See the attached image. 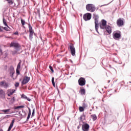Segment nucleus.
Returning a JSON list of instances; mask_svg holds the SVG:
<instances>
[{
  "label": "nucleus",
  "instance_id": "nucleus-55",
  "mask_svg": "<svg viewBox=\"0 0 131 131\" xmlns=\"http://www.w3.org/2000/svg\"><path fill=\"white\" fill-rule=\"evenodd\" d=\"M6 1H8V0H6Z\"/></svg>",
  "mask_w": 131,
  "mask_h": 131
},
{
  "label": "nucleus",
  "instance_id": "nucleus-17",
  "mask_svg": "<svg viewBox=\"0 0 131 131\" xmlns=\"http://www.w3.org/2000/svg\"><path fill=\"white\" fill-rule=\"evenodd\" d=\"M105 28L107 33H108V34H111V33L112 32V29L111 28V27H110V26H107L105 27Z\"/></svg>",
  "mask_w": 131,
  "mask_h": 131
},
{
  "label": "nucleus",
  "instance_id": "nucleus-35",
  "mask_svg": "<svg viewBox=\"0 0 131 131\" xmlns=\"http://www.w3.org/2000/svg\"><path fill=\"white\" fill-rule=\"evenodd\" d=\"M12 55H16V54H17V51H12Z\"/></svg>",
  "mask_w": 131,
  "mask_h": 131
},
{
  "label": "nucleus",
  "instance_id": "nucleus-36",
  "mask_svg": "<svg viewBox=\"0 0 131 131\" xmlns=\"http://www.w3.org/2000/svg\"><path fill=\"white\" fill-rule=\"evenodd\" d=\"M15 88H18L19 86V82H16L15 84Z\"/></svg>",
  "mask_w": 131,
  "mask_h": 131
},
{
  "label": "nucleus",
  "instance_id": "nucleus-23",
  "mask_svg": "<svg viewBox=\"0 0 131 131\" xmlns=\"http://www.w3.org/2000/svg\"><path fill=\"white\" fill-rule=\"evenodd\" d=\"M25 106H24V105H20V106H15L14 107V110H16L17 109H20V108H24Z\"/></svg>",
  "mask_w": 131,
  "mask_h": 131
},
{
  "label": "nucleus",
  "instance_id": "nucleus-25",
  "mask_svg": "<svg viewBox=\"0 0 131 131\" xmlns=\"http://www.w3.org/2000/svg\"><path fill=\"white\" fill-rule=\"evenodd\" d=\"M52 82L53 86H55L56 84L55 83V78H54V77H53L52 78Z\"/></svg>",
  "mask_w": 131,
  "mask_h": 131
},
{
  "label": "nucleus",
  "instance_id": "nucleus-44",
  "mask_svg": "<svg viewBox=\"0 0 131 131\" xmlns=\"http://www.w3.org/2000/svg\"><path fill=\"white\" fill-rule=\"evenodd\" d=\"M57 90L58 91V93H60V91H59V89H57Z\"/></svg>",
  "mask_w": 131,
  "mask_h": 131
},
{
  "label": "nucleus",
  "instance_id": "nucleus-10",
  "mask_svg": "<svg viewBox=\"0 0 131 131\" xmlns=\"http://www.w3.org/2000/svg\"><path fill=\"white\" fill-rule=\"evenodd\" d=\"M13 47H14L16 49H19V48H21V46L19 44V43L12 41L10 43V47L13 48Z\"/></svg>",
  "mask_w": 131,
  "mask_h": 131
},
{
  "label": "nucleus",
  "instance_id": "nucleus-26",
  "mask_svg": "<svg viewBox=\"0 0 131 131\" xmlns=\"http://www.w3.org/2000/svg\"><path fill=\"white\" fill-rule=\"evenodd\" d=\"M79 109L80 112H83V111H84V107L80 106Z\"/></svg>",
  "mask_w": 131,
  "mask_h": 131
},
{
  "label": "nucleus",
  "instance_id": "nucleus-32",
  "mask_svg": "<svg viewBox=\"0 0 131 131\" xmlns=\"http://www.w3.org/2000/svg\"><path fill=\"white\" fill-rule=\"evenodd\" d=\"M49 69H50L52 72H54V69H53V67L52 66H49Z\"/></svg>",
  "mask_w": 131,
  "mask_h": 131
},
{
  "label": "nucleus",
  "instance_id": "nucleus-4",
  "mask_svg": "<svg viewBox=\"0 0 131 131\" xmlns=\"http://www.w3.org/2000/svg\"><path fill=\"white\" fill-rule=\"evenodd\" d=\"M9 72L10 74L11 78L16 79V77H14V74H15V70L14 69L13 66H11L9 69Z\"/></svg>",
  "mask_w": 131,
  "mask_h": 131
},
{
  "label": "nucleus",
  "instance_id": "nucleus-30",
  "mask_svg": "<svg viewBox=\"0 0 131 131\" xmlns=\"http://www.w3.org/2000/svg\"><path fill=\"white\" fill-rule=\"evenodd\" d=\"M35 113V108H33L32 113V115H31V117H33V116H34Z\"/></svg>",
  "mask_w": 131,
  "mask_h": 131
},
{
  "label": "nucleus",
  "instance_id": "nucleus-7",
  "mask_svg": "<svg viewBox=\"0 0 131 131\" xmlns=\"http://www.w3.org/2000/svg\"><path fill=\"white\" fill-rule=\"evenodd\" d=\"M9 82H6L5 80L0 82V86L1 88H4V89H8L9 88Z\"/></svg>",
  "mask_w": 131,
  "mask_h": 131
},
{
  "label": "nucleus",
  "instance_id": "nucleus-8",
  "mask_svg": "<svg viewBox=\"0 0 131 131\" xmlns=\"http://www.w3.org/2000/svg\"><path fill=\"white\" fill-rule=\"evenodd\" d=\"M78 82L79 83V85H80L81 86H83V85H85V78L83 77H80Z\"/></svg>",
  "mask_w": 131,
  "mask_h": 131
},
{
  "label": "nucleus",
  "instance_id": "nucleus-16",
  "mask_svg": "<svg viewBox=\"0 0 131 131\" xmlns=\"http://www.w3.org/2000/svg\"><path fill=\"white\" fill-rule=\"evenodd\" d=\"M0 97L2 99H5V98H6V92L1 88H0Z\"/></svg>",
  "mask_w": 131,
  "mask_h": 131
},
{
  "label": "nucleus",
  "instance_id": "nucleus-12",
  "mask_svg": "<svg viewBox=\"0 0 131 131\" xmlns=\"http://www.w3.org/2000/svg\"><path fill=\"white\" fill-rule=\"evenodd\" d=\"M106 25H107V21L105 19H102L101 20V25H100V28L101 29H105Z\"/></svg>",
  "mask_w": 131,
  "mask_h": 131
},
{
  "label": "nucleus",
  "instance_id": "nucleus-50",
  "mask_svg": "<svg viewBox=\"0 0 131 131\" xmlns=\"http://www.w3.org/2000/svg\"><path fill=\"white\" fill-rule=\"evenodd\" d=\"M109 82H110V80H108V83H109Z\"/></svg>",
  "mask_w": 131,
  "mask_h": 131
},
{
  "label": "nucleus",
  "instance_id": "nucleus-48",
  "mask_svg": "<svg viewBox=\"0 0 131 131\" xmlns=\"http://www.w3.org/2000/svg\"><path fill=\"white\" fill-rule=\"evenodd\" d=\"M18 114H21V112H19Z\"/></svg>",
  "mask_w": 131,
  "mask_h": 131
},
{
  "label": "nucleus",
  "instance_id": "nucleus-47",
  "mask_svg": "<svg viewBox=\"0 0 131 131\" xmlns=\"http://www.w3.org/2000/svg\"><path fill=\"white\" fill-rule=\"evenodd\" d=\"M0 131H4V130H3L2 128H0Z\"/></svg>",
  "mask_w": 131,
  "mask_h": 131
},
{
  "label": "nucleus",
  "instance_id": "nucleus-6",
  "mask_svg": "<svg viewBox=\"0 0 131 131\" xmlns=\"http://www.w3.org/2000/svg\"><path fill=\"white\" fill-rule=\"evenodd\" d=\"M83 18L84 21H90L92 19V14L87 13L83 15Z\"/></svg>",
  "mask_w": 131,
  "mask_h": 131
},
{
  "label": "nucleus",
  "instance_id": "nucleus-33",
  "mask_svg": "<svg viewBox=\"0 0 131 131\" xmlns=\"http://www.w3.org/2000/svg\"><path fill=\"white\" fill-rule=\"evenodd\" d=\"M29 109V113L28 115H30V116H31V110H30V108L28 107Z\"/></svg>",
  "mask_w": 131,
  "mask_h": 131
},
{
  "label": "nucleus",
  "instance_id": "nucleus-18",
  "mask_svg": "<svg viewBox=\"0 0 131 131\" xmlns=\"http://www.w3.org/2000/svg\"><path fill=\"white\" fill-rule=\"evenodd\" d=\"M8 92H10L9 93H8L7 94V96H8V97H11V96H12V95H13V94H14V93H15V90H8Z\"/></svg>",
  "mask_w": 131,
  "mask_h": 131
},
{
  "label": "nucleus",
  "instance_id": "nucleus-21",
  "mask_svg": "<svg viewBox=\"0 0 131 131\" xmlns=\"http://www.w3.org/2000/svg\"><path fill=\"white\" fill-rule=\"evenodd\" d=\"M85 119V115L83 114V115L80 116V121L83 122V120H84Z\"/></svg>",
  "mask_w": 131,
  "mask_h": 131
},
{
  "label": "nucleus",
  "instance_id": "nucleus-29",
  "mask_svg": "<svg viewBox=\"0 0 131 131\" xmlns=\"http://www.w3.org/2000/svg\"><path fill=\"white\" fill-rule=\"evenodd\" d=\"M2 111V112H4L5 113H7L8 112H10V109L3 110Z\"/></svg>",
  "mask_w": 131,
  "mask_h": 131
},
{
  "label": "nucleus",
  "instance_id": "nucleus-20",
  "mask_svg": "<svg viewBox=\"0 0 131 131\" xmlns=\"http://www.w3.org/2000/svg\"><path fill=\"white\" fill-rule=\"evenodd\" d=\"M14 123H15L14 119L12 120L11 123H10V125L8 128H9V129H12V127H13V125H14Z\"/></svg>",
  "mask_w": 131,
  "mask_h": 131
},
{
  "label": "nucleus",
  "instance_id": "nucleus-1",
  "mask_svg": "<svg viewBox=\"0 0 131 131\" xmlns=\"http://www.w3.org/2000/svg\"><path fill=\"white\" fill-rule=\"evenodd\" d=\"M93 19L95 20V30L97 33H99V31H98V29H99V25L98 24L99 23V15L96 13H94Z\"/></svg>",
  "mask_w": 131,
  "mask_h": 131
},
{
  "label": "nucleus",
  "instance_id": "nucleus-38",
  "mask_svg": "<svg viewBox=\"0 0 131 131\" xmlns=\"http://www.w3.org/2000/svg\"><path fill=\"white\" fill-rule=\"evenodd\" d=\"M29 118H30V116L28 115L26 121H28L29 120Z\"/></svg>",
  "mask_w": 131,
  "mask_h": 131
},
{
  "label": "nucleus",
  "instance_id": "nucleus-19",
  "mask_svg": "<svg viewBox=\"0 0 131 131\" xmlns=\"http://www.w3.org/2000/svg\"><path fill=\"white\" fill-rule=\"evenodd\" d=\"M79 93H80L81 95H85V89H81L79 91Z\"/></svg>",
  "mask_w": 131,
  "mask_h": 131
},
{
  "label": "nucleus",
  "instance_id": "nucleus-2",
  "mask_svg": "<svg viewBox=\"0 0 131 131\" xmlns=\"http://www.w3.org/2000/svg\"><path fill=\"white\" fill-rule=\"evenodd\" d=\"M28 25L29 29V39L30 40H32V38H33V33H34V32H33V29H32L31 25H30V24H28Z\"/></svg>",
  "mask_w": 131,
  "mask_h": 131
},
{
  "label": "nucleus",
  "instance_id": "nucleus-53",
  "mask_svg": "<svg viewBox=\"0 0 131 131\" xmlns=\"http://www.w3.org/2000/svg\"><path fill=\"white\" fill-rule=\"evenodd\" d=\"M129 83H131V82L130 81V82H129Z\"/></svg>",
  "mask_w": 131,
  "mask_h": 131
},
{
  "label": "nucleus",
  "instance_id": "nucleus-51",
  "mask_svg": "<svg viewBox=\"0 0 131 131\" xmlns=\"http://www.w3.org/2000/svg\"><path fill=\"white\" fill-rule=\"evenodd\" d=\"M3 37V36H0V37Z\"/></svg>",
  "mask_w": 131,
  "mask_h": 131
},
{
  "label": "nucleus",
  "instance_id": "nucleus-9",
  "mask_svg": "<svg viewBox=\"0 0 131 131\" xmlns=\"http://www.w3.org/2000/svg\"><path fill=\"white\" fill-rule=\"evenodd\" d=\"M30 80V77L26 76L25 78L23 79V81H21V85H25V84L28 83Z\"/></svg>",
  "mask_w": 131,
  "mask_h": 131
},
{
  "label": "nucleus",
  "instance_id": "nucleus-14",
  "mask_svg": "<svg viewBox=\"0 0 131 131\" xmlns=\"http://www.w3.org/2000/svg\"><path fill=\"white\" fill-rule=\"evenodd\" d=\"M20 68H21V61L18 63L17 68H16V76L15 77H18V75L20 74Z\"/></svg>",
  "mask_w": 131,
  "mask_h": 131
},
{
  "label": "nucleus",
  "instance_id": "nucleus-3",
  "mask_svg": "<svg viewBox=\"0 0 131 131\" xmlns=\"http://www.w3.org/2000/svg\"><path fill=\"white\" fill-rule=\"evenodd\" d=\"M86 9L87 11H89L90 12H95L96 10V8H95V6L93 4H88L86 6Z\"/></svg>",
  "mask_w": 131,
  "mask_h": 131
},
{
  "label": "nucleus",
  "instance_id": "nucleus-46",
  "mask_svg": "<svg viewBox=\"0 0 131 131\" xmlns=\"http://www.w3.org/2000/svg\"><path fill=\"white\" fill-rule=\"evenodd\" d=\"M59 118H60V116H58V117H57V120H59Z\"/></svg>",
  "mask_w": 131,
  "mask_h": 131
},
{
  "label": "nucleus",
  "instance_id": "nucleus-24",
  "mask_svg": "<svg viewBox=\"0 0 131 131\" xmlns=\"http://www.w3.org/2000/svg\"><path fill=\"white\" fill-rule=\"evenodd\" d=\"M3 24H4L5 26H7L8 28H10V27H9V26H8V24H7L6 19H5L4 17L3 18Z\"/></svg>",
  "mask_w": 131,
  "mask_h": 131
},
{
  "label": "nucleus",
  "instance_id": "nucleus-5",
  "mask_svg": "<svg viewBox=\"0 0 131 131\" xmlns=\"http://www.w3.org/2000/svg\"><path fill=\"white\" fill-rule=\"evenodd\" d=\"M70 50L71 51V54L73 56H75V47H74V45L72 43H70Z\"/></svg>",
  "mask_w": 131,
  "mask_h": 131
},
{
  "label": "nucleus",
  "instance_id": "nucleus-45",
  "mask_svg": "<svg viewBox=\"0 0 131 131\" xmlns=\"http://www.w3.org/2000/svg\"><path fill=\"white\" fill-rule=\"evenodd\" d=\"M5 37L6 38H9V37L6 36H5Z\"/></svg>",
  "mask_w": 131,
  "mask_h": 131
},
{
  "label": "nucleus",
  "instance_id": "nucleus-37",
  "mask_svg": "<svg viewBox=\"0 0 131 131\" xmlns=\"http://www.w3.org/2000/svg\"><path fill=\"white\" fill-rule=\"evenodd\" d=\"M83 107L84 108H86V107H88V105H86V104L84 103H83Z\"/></svg>",
  "mask_w": 131,
  "mask_h": 131
},
{
  "label": "nucleus",
  "instance_id": "nucleus-41",
  "mask_svg": "<svg viewBox=\"0 0 131 131\" xmlns=\"http://www.w3.org/2000/svg\"><path fill=\"white\" fill-rule=\"evenodd\" d=\"M4 30H6V31H9V29L7 27H4Z\"/></svg>",
  "mask_w": 131,
  "mask_h": 131
},
{
  "label": "nucleus",
  "instance_id": "nucleus-39",
  "mask_svg": "<svg viewBox=\"0 0 131 131\" xmlns=\"http://www.w3.org/2000/svg\"><path fill=\"white\" fill-rule=\"evenodd\" d=\"M14 35H19L18 31L14 32Z\"/></svg>",
  "mask_w": 131,
  "mask_h": 131
},
{
  "label": "nucleus",
  "instance_id": "nucleus-52",
  "mask_svg": "<svg viewBox=\"0 0 131 131\" xmlns=\"http://www.w3.org/2000/svg\"><path fill=\"white\" fill-rule=\"evenodd\" d=\"M19 81H21V79H19Z\"/></svg>",
  "mask_w": 131,
  "mask_h": 131
},
{
  "label": "nucleus",
  "instance_id": "nucleus-22",
  "mask_svg": "<svg viewBox=\"0 0 131 131\" xmlns=\"http://www.w3.org/2000/svg\"><path fill=\"white\" fill-rule=\"evenodd\" d=\"M91 117H92L93 121H96V120H97V115L96 114L92 115Z\"/></svg>",
  "mask_w": 131,
  "mask_h": 131
},
{
  "label": "nucleus",
  "instance_id": "nucleus-34",
  "mask_svg": "<svg viewBox=\"0 0 131 131\" xmlns=\"http://www.w3.org/2000/svg\"><path fill=\"white\" fill-rule=\"evenodd\" d=\"M15 101H16V98H15V97H13L11 99V101L14 102Z\"/></svg>",
  "mask_w": 131,
  "mask_h": 131
},
{
  "label": "nucleus",
  "instance_id": "nucleus-27",
  "mask_svg": "<svg viewBox=\"0 0 131 131\" xmlns=\"http://www.w3.org/2000/svg\"><path fill=\"white\" fill-rule=\"evenodd\" d=\"M21 98L22 99H25V100H26V99H27V96H26V95H25V94H22Z\"/></svg>",
  "mask_w": 131,
  "mask_h": 131
},
{
  "label": "nucleus",
  "instance_id": "nucleus-43",
  "mask_svg": "<svg viewBox=\"0 0 131 131\" xmlns=\"http://www.w3.org/2000/svg\"><path fill=\"white\" fill-rule=\"evenodd\" d=\"M0 31L1 32H2V31H3V29H2V28L0 27Z\"/></svg>",
  "mask_w": 131,
  "mask_h": 131
},
{
  "label": "nucleus",
  "instance_id": "nucleus-54",
  "mask_svg": "<svg viewBox=\"0 0 131 131\" xmlns=\"http://www.w3.org/2000/svg\"><path fill=\"white\" fill-rule=\"evenodd\" d=\"M0 114H2V113H0Z\"/></svg>",
  "mask_w": 131,
  "mask_h": 131
},
{
  "label": "nucleus",
  "instance_id": "nucleus-31",
  "mask_svg": "<svg viewBox=\"0 0 131 131\" xmlns=\"http://www.w3.org/2000/svg\"><path fill=\"white\" fill-rule=\"evenodd\" d=\"M7 2H8V4H10V5H13V2L12 0H7Z\"/></svg>",
  "mask_w": 131,
  "mask_h": 131
},
{
  "label": "nucleus",
  "instance_id": "nucleus-15",
  "mask_svg": "<svg viewBox=\"0 0 131 131\" xmlns=\"http://www.w3.org/2000/svg\"><path fill=\"white\" fill-rule=\"evenodd\" d=\"M123 24H124L123 20H122L121 18H119L117 20V25L118 26V27L123 26Z\"/></svg>",
  "mask_w": 131,
  "mask_h": 131
},
{
  "label": "nucleus",
  "instance_id": "nucleus-49",
  "mask_svg": "<svg viewBox=\"0 0 131 131\" xmlns=\"http://www.w3.org/2000/svg\"><path fill=\"white\" fill-rule=\"evenodd\" d=\"M71 63H73V61H72V60L71 61Z\"/></svg>",
  "mask_w": 131,
  "mask_h": 131
},
{
  "label": "nucleus",
  "instance_id": "nucleus-28",
  "mask_svg": "<svg viewBox=\"0 0 131 131\" xmlns=\"http://www.w3.org/2000/svg\"><path fill=\"white\" fill-rule=\"evenodd\" d=\"M21 25L24 26V25H25V20L24 19H21Z\"/></svg>",
  "mask_w": 131,
  "mask_h": 131
},
{
  "label": "nucleus",
  "instance_id": "nucleus-13",
  "mask_svg": "<svg viewBox=\"0 0 131 131\" xmlns=\"http://www.w3.org/2000/svg\"><path fill=\"white\" fill-rule=\"evenodd\" d=\"M113 36L114 39L117 40V39H119V38L121 37V34H120V32H119V33L116 32L114 34Z\"/></svg>",
  "mask_w": 131,
  "mask_h": 131
},
{
  "label": "nucleus",
  "instance_id": "nucleus-40",
  "mask_svg": "<svg viewBox=\"0 0 131 131\" xmlns=\"http://www.w3.org/2000/svg\"><path fill=\"white\" fill-rule=\"evenodd\" d=\"M26 100H27V101H29V102H30V101H31V99L30 98H28V97H27Z\"/></svg>",
  "mask_w": 131,
  "mask_h": 131
},
{
  "label": "nucleus",
  "instance_id": "nucleus-11",
  "mask_svg": "<svg viewBox=\"0 0 131 131\" xmlns=\"http://www.w3.org/2000/svg\"><path fill=\"white\" fill-rule=\"evenodd\" d=\"M82 129L83 131H89L90 130V125L85 123L82 125Z\"/></svg>",
  "mask_w": 131,
  "mask_h": 131
},
{
  "label": "nucleus",
  "instance_id": "nucleus-42",
  "mask_svg": "<svg viewBox=\"0 0 131 131\" xmlns=\"http://www.w3.org/2000/svg\"><path fill=\"white\" fill-rule=\"evenodd\" d=\"M81 127V124H79V125L77 126L78 129H79Z\"/></svg>",
  "mask_w": 131,
  "mask_h": 131
}]
</instances>
